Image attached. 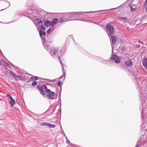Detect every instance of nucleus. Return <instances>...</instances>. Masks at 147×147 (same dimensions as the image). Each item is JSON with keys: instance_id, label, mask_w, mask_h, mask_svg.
Returning a JSON list of instances; mask_svg holds the SVG:
<instances>
[{"instance_id": "25", "label": "nucleus", "mask_w": 147, "mask_h": 147, "mask_svg": "<svg viewBox=\"0 0 147 147\" xmlns=\"http://www.w3.org/2000/svg\"><path fill=\"white\" fill-rule=\"evenodd\" d=\"M49 123H43L42 124V126H49Z\"/></svg>"}, {"instance_id": "48", "label": "nucleus", "mask_w": 147, "mask_h": 147, "mask_svg": "<svg viewBox=\"0 0 147 147\" xmlns=\"http://www.w3.org/2000/svg\"><path fill=\"white\" fill-rule=\"evenodd\" d=\"M119 20V21H122V20Z\"/></svg>"}, {"instance_id": "52", "label": "nucleus", "mask_w": 147, "mask_h": 147, "mask_svg": "<svg viewBox=\"0 0 147 147\" xmlns=\"http://www.w3.org/2000/svg\"><path fill=\"white\" fill-rule=\"evenodd\" d=\"M9 22V23H11V22Z\"/></svg>"}, {"instance_id": "35", "label": "nucleus", "mask_w": 147, "mask_h": 147, "mask_svg": "<svg viewBox=\"0 0 147 147\" xmlns=\"http://www.w3.org/2000/svg\"><path fill=\"white\" fill-rule=\"evenodd\" d=\"M138 43L139 44H142L143 45V42H142V41H140V40H139V41H138Z\"/></svg>"}, {"instance_id": "29", "label": "nucleus", "mask_w": 147, "mask_h": 147, "mask_svg": "<svg viewBox=\"0 0 147 147\" xmlns=\"http://www.w3.org/2000/svg\"><path fill=\"white\" fill-rule=\"evenodd\" d=\"M37 84V82L36 81H34L32 83V86H36Z\"/></svg>"}, {"instance_id": "10", "label": "nucleus", "mask_w": 147, "mask_h": 147, "mask_svg": "<svg viewBox=\"0 0 147 147\" xmlns=\"http://www.w3.org/2000/svg\"><path fill=\"white\" fill-rule=\"evenodd\" d=\"M143 65L145 68L147 69V58L145 57L142 61Z\"/></svg>"}, {"instance_id": "44", "label": "nucleus", "mask_w": 147, "mask_h": 147, "mask_svg": "<svg viewBox=\"0 0 147 147\" xmlns=\"http://www.w3.org/2000/svg\"><path fill=\"white\" fill-rule=\"evenodd\" d=\"M5 9H1V10H0V11H2V10H4Z\"/></svg>"}, {"instance_id": "6", "label": "nucleus", "mask_w": 147, "mask_h": 147, "mask_svg": "<svg viewBox=\"0 0 147 147\" xmlns=\"http://www.w3.org/2000/svg\"><path fill=\"white\" fill-rule=\"evenodd\" d=\"M124 64L126 66L130 67L132 65L133 63L131 60L128 59L125 61Z\"/></svg>"}, {"instance_id": "31", "label": "nucleus", "mask_w": 147, "mask_h": 147, "mask_svg": "<svg viewBox=\"0 0 147 147\" xmlns=\"http://www.w3.org/2000/svg\"><path fill=\"white\" fill-rule=\"evenodd\" d=\"M45 91H46V92L47 93H49V92L50 93V92H51L50 89H47V88L45 90Z\"/></svg>"}, {"instance_id": "18", "label": "nucleus", "mask_w": 147, "mask_h": 147, "mask_svg": "<svg viewBox=\"0 0 147 147\" xmlns=\"http://www.w3.org/2000/svg\"><path fill=\"white\" fill-rule=\"evenodd\" d=\"M55 28V27H53L51 29V28H49L47 31V32L48 34H50L51 31H53V30Z\"/></svg>"}, {"instance_id": "43", "label": "nucleus", "mask_w": 147, "mask_h": 147, "mask_svg": "<svg viewBox=\"0 0 147 147\" xmlns=\"http://www.w3.org/2000/svg\"><path fill=\"white\" fill-rule=\"evenodd\" d=\"M5 9H1V10H0V11H2V10H4Z\"/></svg>"}, {"instance_id": "54", "label": "nucleus", "mask_w": 147, "mask_h": 147, "mask_svg": "<svg viewBox=\"0 0 147 147\" xmlns=\"http://www.w3.org/2000/svg\"><path fill=\"white\" fill-rule=\"evenodd\" d=\"M146 87H147V85H146Z\"/></svg>"}, {"instance_id": "26", "label": "nucleus", "mask_w": 147, "mask_h": 147, "mask_svg": "<svg viewBox=\"0 0 147 147\" xmlns=\"http://www.w3.org/2000/svg\"><path fill=\"white\" fill-rule=\"evenodd\" d=\"M40 93L44 97H45V92L43 90V89H42V90H41L40 91Z\"/></svg>"}, {"instance_id": "49", "label": "nucleus", "mask_w": 147, "mask_h": 147, "mask_svg": "<svg viewBox=\"0 0 147 147\" xmlns=\"http://www.w3.org/2000/svg\"><path fill=\"white\" fill-rule=\"evenodd\" d=\"M111 46H112V48H113V46H112V45H111Z\"/></svg>"}, {"instance_id": "33", "label": "nucleus", "mask_w": 147, "mask_h": 147, "mask_svg": "<svg viewBox=\"0 0 147 147\" xmlns=\"http://www.w3.org/2000/svg\"><path fill=\"white\" fill-rule=\"evenodd\" d=\"M7 96L10 99H11L13 98L11 95L9 94H7Z\"/></svg>"}, {"instance_id": "24", "label": "nucleus", "mask_w": 147, "mask_h": 147, "mask_svg": "<svg viewBox=\"0 0 147 147\" xmlns=\"http://www.w3.org/2000/svg\"><path fill=\"white\" fill-rule=\"evenodd\" d=\"M9 71L10 72V74L13 77H16V75L11 70H9Z\"/></svg>"}, {"instance_id": "8", "label": "nucleus", "mask_w": 147, "mask_h": 147, "mask_svg": "<svg viewBox=\"0 0 147 147\" xmlns=\"http://www.w3.org/2000/svg\"><path fill=\"white\" fill-rule=\"evenodd\" d=\"M55 94L54 92H51L50 93H49V94L48 97L51 100H53L55 98V97L54 96V95Z\"/></svg>"}, {"instance_id": "3", "label": "nucleus", "mask_w": 147, "mask_h": 147, "mask_svg": "<svg viewBox=\"0 0 147 147\" xmlns=\"http://www.w3.org/2000/svg\"><path fill=\"white\" fill-rule=\"evenodd\" d=\"M121 5L119 6L118 7L115 8H113L110 9H106L105 10H100L98 11H90V12H73L70 13H65L63 14V16L64 17V18L66 20L69 18H74L75 17H78L79 16L80 14H82V13H89L90 12H98L99 11H109L111 10H113L116 9H117L118 7H120Z\"/></svg>"}, {"instance_id": "30", "label": "nucleus", "mask_w": 147, "mask_h": 147, "mask_svg": "<svg viewBox=\"0 0 147 147\" xmlns=\"http://www.w3.org/2000/svg\"><path fill=\"white\" fill-rule=\"evenodd\" d=\"M65 138L66 139V143H67V144L69 143H70V142H69V140L67 138L66 136H65Z\"/></svg>"}, {"instance_id": "40", "label": "nucleus", "mask_w": 147, "mask_h": 147, "mask_svg": "<svg viewBox=\"0 0 147 147\" xmlns=\"http://www.w3.org/2000/svg\"><path fill=\"white\" fill-rule=\"evenodd\" d=\"M145 4H147V0H145Z\"/></svg>"}, {"instance_id": "23", "label": "nucleus", "mask_w": 147, "mask_h": 147, "mask_svg": "<svg viewBox=\"0 0 147 147\" xmlns=\"http://www.w3.org/2000/svg\"><path fill=\"white\" fill-rule=\"evenodd\" d=\"M55 125H53V124H51L50 123H49V126L48 127H51L52 128H54L55 127Z\"/></svg>"}, {"instance_id": "32", "label": "nucleus", "mask_w": 147, "mask_h": 147, "mask_svg": "<svg viewBox=\"0 0 147 147\" xmlns=\"http://www.w3.org/2000/svg\"><path fill=\"white\" fill-rule=\"evenodd\" d=\"M42 86L44 89L46 90L47 88V87L45 85H43Z\"/></svg>"}, {"instance_id": "27", "label": "nucleus", "mask_w": 147, "mask_h": 147, "mask_svg": "<svg viewBox=\"0 0 147 147\" xmlns=\"http://www.w3.org/2000/svg\"><path fill=\"white\" fill-rule=\"evenodd\" d=\"M37 89L40 91L42 89V88L40 86H37Z\"/></svg>"}, {"instance_id": "11", "label": "nucleus", "mask_w": 147, "mask_h": 147, "mask_svg": "<svg viewBox=\"0 0 147 147\" xmlns=\"http://www.w3.org/2000/svg\"><path fill=\"white\" fill-rule=\"evenodd\" d=\"M62 70L63 72V75L61 76H60L59 78L58 79H61L63 77H64L63 80H64V79H65V76H66L65 72V71H64V67L63 66L62 67Z\"/></svg>"}, {"instance_id": "39", "label": "nucleus", "mask_w": 147, "mask_h": 147, "mask_svg": "<svg viewBox=\"0 0 147 147\" xmlns=\"http://www.w3.org/2000/svg\"><path fill=\"white\" fill-rule=\"evenodd\" d=\"M16 77H17L19 78H21L22 77L21 76H18V75H16Z\"/></svg>"}, {"instance_id": "37", "label": "nucleus", "mask_w": 147, "mask_h": 147, "mask_svg": "<svg viewBox=\"0 0 147 147\" xmlns=\"http://www.w3.org/2000/svg\"><path fill=\"white\" fill-rule=\"evenodd\" d=\"M140 47V45H136V48L137 49H139Z\"/></svg>"}, {"instance_id": "17", "label": "nucleus", "mask_w": 147, "mask_h": 147, "mask_svg": "<svg viewBox=\"0 0 147 147\" xmlns=\"http://www.w3.org/2000/svg\"><path fill=\"white\" fill-rule=\"evenodd\" d=\"M39 28H38V31H40V30H45V27L42 25V24L40 26H38Z\"/></svg>"}, {"instance_id": "50", "label": "nucleus", "mask_w": 147, "mask_h": 147, "mask_svg": "<svg viewBox=\"0 0 147 147\" xmlns=\"http://www.w3.org/2000/svg\"><path fill=\"white\" fill-rule=\"evenodd\" d=\"M140 141H141V140H139V142H140Z\"/></svg>"}, {"instance_id": "20", "label": "nucleus", "mask_w": 147, "mask_h": 147, "mask_svg": "<svg viewBox=\"0 0 147 147\" xmlns=\"http://www.w3.org/2000/svg\"><path fill=\"white\" fill-rule=\"evenodd\" d=\"M140 129L141 131H144L145 129V126L144 124H143L140 127Z\"/></svg>"}, {"instance_id": "12", "label": "nucleus", "mask_w": 147, "mask_h": 147, "mask_svg": "<svg viewBox=\"0 0 147 147\" xmlns=\"http://www.w3.org/2000/svg\"><path fill=\"white\" fill-rule=\"evenodd\" d=\"M44 24L46 27L51 26V22L48 20H47L46 22H44Z\"/></svg>"}, {"instance_id": "5", "label": "nucleus", "mask_w": 147, "mask_h": 147, "mask_svg": "<svg viewBox=\"0 0 147 147\" xmlns=\"http://www.w3.org/2000/svg\"><path fill=\"white\" fill-rule=\"evenodd\" d=\"M112 60H114V62L117 63H119L120 62V60L119 58V57L116 55L112 54L111 57Z\"/></svg>"}, {"instance_id": "47", "label": "nucleus", "mask_w": 147, "mask_h": 147, "mask_svg": "<svg viewBox=\"0 0 147 147\" xmlns=\"http://www.w3.org/2000/svg\"><path fill=\"white\" fill-rule=\"evenodd\" d=\"M0 51L1 52V53L2 54V53L1 52V50L0 49Z\"/></svg>"}, {"instance_id": "1", "label": "nucleus", "mask_w": 147, "mask_h": 147, "mask_svg": "<svg viewBox=\"0 0 147 147\" xmlns=\"http://www.w3.org/2000/svg\"><path fill=\"white\" fill-rule=\"evenodd\" d=\"M39 35L41 38L43 40V44L44 48L49 53L51 56L54 57H57L61 55L60 52L58 51V49L57 47H53L52 49L50 48L48 44V42H50V40L48 39L47 36H46V33L44 31L40 30L39 31Z\"/></svg>"}, {"instance_id": "28", "label": "nucleus", "mask_w": 147, "mask_h": 147, "mask_svg": "<svg viewBox=\"0 0 147 147\" xmlns=\"http://www.w3.org/2000/svg\"><path fill=\"white\" fill-rule=\"evenodd\" d=\"M129 6L130 7V10H132L133 11H135L136 10V8H133L132 7V6L131 5H130Z\"/></svg>"}, {"instance_id": "42", "label": "nucleus", "mask_w": 147, "mask_h": 147, "mask_svg": "<svg viewBox=\"0 0 147 147\" xmlns=\"http://www.w3.org/2000/svg\"><path fill=\"white\" fill-rule=\"evenodd\" d=\"M49 85V83H46V85Z\"/></svg>"}, {"instance_id": "19", "label": "nucleus", "mask_w": 147, "mask_h": 147, "mask_svg": "<svg viewBox=\"0 0 147 147\" xmlns=\"http://www.w3.org/2000/svg\"><path fill=\"white\" fill-rule=\"evenodd\" d=\"M38 79V77L37 76H35L34 77H31L30 78V80L31 81H33L34 80H37Z\"/></svg>"}, {"instance_id": "51", "label": "nucleus", "mask_w": 147, "mask_h": 147, "mask_svg": "<svg viewBox=\"0 0 147 147\" xmlns=\"http://www.w3.org/2000/svg\"><path fill=\"white\" fill-rule=\"evenodd\" d=\"M112 52H113V50L112 49Z\"/></svg>"}, {"instance_id": "9", "label": "nucleus", "mask_w": 147, "mask_h": 147, "mask_svg": "<svg viewBox=\"0 0 147 147\" xmlns=\"http://www.w3.org/2000/svg\"><path fill=\"white\" fill-rule=\"evenodd\" d=\"M58 22V19L57 18H54L53 19L52 22H51V26L53 27L56 24H57Z\"/></svg>"}, {"instance_id": "7", "label": "nucleus", "mask_w": 147, "mask_h": 147, "mask_svg": "<svg viewBox=\"0 0 147 147\" xmlns=\"http://www.w3.org/2000/svg\"><path fill=\"white\" fill-rule=\"evenodd\" d=\"M78 20V19H70V20H65V19L64 18V17L63 16V17H60V19L59 20V23L61 24L62 23H63L65 22V21H70V20Z\"/></svg>"}, {"instance_id": "15", "label": "nucleus", "mask_w": 147, "mask_h": 147, "mask_svg": "<svg viewBox=\"0 0 147 147\" xmlns=\"http://www.w3.org/2000/svg\"><path fill=\"white\" fill-rule=\"evenodd\" d=\"M119 19L122 20H123V22H125V23L127 22V18L126 17H119Z\"/></svg>"}, {"instance_id": "46", "label": "nucleus", "mask_w": 147, "mask_h": 147, "mask_svg": "<svg viewBox=\"0 0 147 147\" xmlns=\"http://www.w3.org/2000/svg\"><path fill=\"white\" fill-rule=\"evenodd\" d=\"M63 134L65 136H66L65 135V133H64V132L63 131Z\"/></svg>"}, {"instance_id": "41", "label": "nucleus", "mask_w": 147, "mask_h": 147, "mask_svg": "<svg viewBox=\"0 0 147 147\" xmlns=\"http://www.w3.org/2000/svg\"><path fill=\"white\" fill-rule=\"evenodd\" d=\"M1 64V61H0V65Z\"/></svg>"}, {"instance_id": "34", "label": "nucleus", "mask_w": 147, "mask_h": 147, "mask_svg": "<svg viewBox=\"0 0 147 147\" xmlns=\"http://www.w3.org/2000/svg\"><path fill=\"white\" fill-rule=\"evenodd\" d=\"M43 80H48V81H49V82H52V80H49V79H43Z\"/></svg>"}, {"instance_id": "21", "label": "nucleus", "mask_w": 147, "mask_h": 147, "mask_svg": "<svg viewBox=\"0 0 147 147\" xmlns=\"http://www.w3.org/2000/svg\"><path fill=\"white\" fill-rule=\"evenodd\" d=\"M1 63H2L3 65L5 66H8V63L5 61L3 60H1Z\"/></svg>"}, {"instance_id": "14", "label": "nucleus", "mask_w": 147, "mask_h": 147, "mask_svg": "<svg viewBox=\"0 0 147 147\" xmlns=\"http://www.w3.org/2000/svg\"><path fill=\"white\" fill-rule=\"evenodd\" d=\"M11 100L10 101V103L11 104V106H13L15 104V101L13 99V98L10 99Z\"/></svg>"}, {"instance_id": "22", "label": "nucleus", "mask_w": 147, "mask_h": 147, "mask_svg": "<svg viewBox=\"0 0 147 147\" xmlns=\"http://www.w3.org/2000/svg\"><path fill=\"white\" fill-rule=\"evenodd\" d=\"M121 50L123 52H125L127 51V50L125 47H122Z\"/></svg>"}, {"instance_id": "2", "label": "nucleus", "mask_w": 147, "mask_h": 147, "mask_svg": "<svg viewBox=\"0 0 147 147\" xmlns=\"http://www.w3.org/2000/svg\"><path fill=\"white\" fill-rule=\"evenodd\" d=\"M47 12L43 11H39L36 10H34L33 11L32 14V17L35 18L34 20H32L34 23L35 25L37 27H38L42 24V21L40 19H42L44 20L46 14Z\"/></svg>"}, {"instance_id": "16", "label": "nucleus", "mask_w": 147, "mask_h": 147, "mask_svg": "<svg viewBox=\"0 0 147 147\" xmlns=\"http://www.w3.org/2000/svg\"><path fill=\"white\" fill-rule=\"evenodd\" d=\"M61 84H63V83L61 82L60 81H59L57 84L58 86L60 87L61 90H60V96H59L60 98L61 91V88H62V85Z\"/></svg>"}, {"instance_id": "38", "label": "nucleus", "mask_w": 147, "mask_h": 147, "mask_svg": "<svg viewBox=\"0 0 147 147\" xmlns=\"http://www.w3.org/2000/svg\"><path fill=\"white\" fill-rule=\"evenodd\" d=\"M8 6L6 8H5V9H6L8 7H9L10 5V3L9 2H8Z\"/></svg>"}, {"instance_id": "53", "label": "nucleus", "mask_w": 147, "mask_h": 147, "mask_svg": "<svg viewBox=\"0 0 147 147\" xmlns=\"http://www.w3.org/2000/svg\"><path fill=\"white\" fill-rule=\"evenodd\" d=\"M73 39L74 40V39L73 38Z\"/></svg>"}, {"instance_id": "45", "label": "nucleus", "mask_w": 147, "mask_h": 147, "mask_svg": "<svg viewBox=\"0 0 147 147\" xmlns=\"http://www.w3.org/2000/svg\"><path fill=\"white\" fill-rule=\"evenodd\" d=\"M94 23L95 24H97V23L96 22H94Z\"/></svg>"}, {"instance_id": "4", "label": "nucleus", "mask_w": 147, "mask_h": 147, "mask_svg": "<svg viewBox=\"0 0 147 147\" xmlns=\"http://www.w3.org/2000/svg\"><path fill=\"white\" fill-rule=\"evenodd\" d=\"M106 27L109 31V33L107 32V34L110 38L111 43L114 45L115 44L116 41V37L113 35L114 32V27L109 24H107Z\"/></svg>"}, {"instance_id": "13", "label": "nucleus", "mask_w": 147, "mask_h": 147, "mask_svg": "<svg viewBox=\"0 0 147 147\" xmlns=\"http://www.w3.org/2000/svg\"><path fill=\"white\" fill-rule=\"evenodd\" d=\"M58 51L59 52L60 51H61V52H60V53H61V55L59 56L58 57H54L53 56H52V57H53L54 58H59V60H60V57L61 56V50H59V48H58ZM59 61L60 62V64H61V67L63 66V64L62 63V61H60V60H59Z\"/></svg>"}, {"instance_id": "36", "label": "nucleus", "mask_w": 147, "mask_h": 147, "mask_svg": "<svg viewBox=\"0 0 147 147\" xmlns=\"http://www.w3.org/2000/svg\"><path fill=\"white\" fill-rule=\"evenodd\" d=\"M136 147H141V146L140 145L139 143H138Z\"/></svg>"}]
</instances>
